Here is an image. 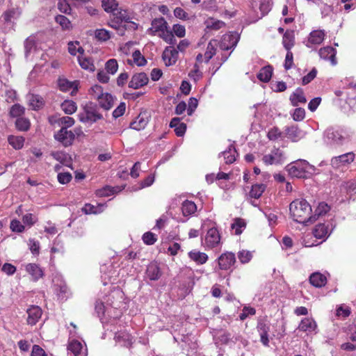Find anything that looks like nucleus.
<instances>
[{"label": "nucleus", "mask_w": 356, "mask_h": 356, "mask_svg": "<svg viewBox=\"0 0 356 356\" xmlns=\"http://www.w3.org/2000/svg\"><path fill=\"white\" fill-rule=\"evenodd\" d=\"M61 108L66 114L71 115L76 111L77 106L72 100H65L61 104Z\"/></svg>", "instance_id": "42"}, {"label": "nucleus", "mask_w": 356, "mask_h": 356, "mask_svg": "<svg viewBox=\"0 0 356 356\" xmlns=\"http://www.w3.org/2000/svg\"><path fill=\"white\" fill-rule=\"evenodd\" d=\"M355 160V154L350 152L337 156H334L330 161V165L333 169L339 171H345Z\"/></svg>", "instance_id": "4"}, {"label": "nucleus", "mask_w": 356, "mask_h": 356, "mask_svg": "<svg viewBox=\"0 0 356 356\" xmlns=\"http://www.w3.org/2000/svg\"><path fill=\"white\" fill-rule=\"evenodd\" d=\"M79 63L81 67L84 69L93 72L95 70V67L90 59L87 58H79Z\"/></svg>", "instance_id": "47"}, {"label": "nucleus", "mask_w": 356, "mask_h": 356, "mask_svg": "<svg viewBox=\"0 0 356 356\" xmlns=\"http://www.w3.org/2000/svg\"><path fill=\"white\" fill-rule=\"evenodd\" d=\"M79 119L83 123L92 124L97 120L102 119V115L99 112L97 106L88 102L83 106V110L79 114Z\"/></svg>", "instance_id": "2"}, {"label": "nucleus", "mask_w": 356, "mask_h": 356, "mask_svg": "<svg viewBox=\"0 0 356 356\" xmlns=\"http://www.w3.org/2000/svg\"><path fill=\"white\" fill-rule=\"evenodd\" d=\"M293 119L295 121H301L305 117V111L302 108H297L292 114Z\"/></svg>", "instance_id": "60"}, {"label": "nucleus", "mask_w": 356, "mask_h": 356, "mask_svg": "<svg viewBox=\"0 0 356 356\" xmlns=\"http://www.w3.org/2000/svg\"><path fill=\"white\" fill-rule=\"evenodd\" d=\"M313 235L315 238L323 239V241H325L329 236L328 227L323 223L316 225L313 229Z\"/></svg>", "instance_id": "22"}, {"label": "nucleus", "mask_w": 356, "mask_h": 356, "mask_svg": "<svg viewBox=\"0 0 356 356\" xmlns=\"http://www.w3.org/2000/svg\"><path fill=\"white\" fill-rule=\"evenodd\" d=\"M10 227L13 232L19 233L22 232L24 229V226L16 219L11 220Z\"/></svg>", "instance_id": "58"}, {"label": "nucleus", "mask_w": 356, "mask_h": 356, "mask_svg": "<svg viewBox=\"0 0 356 356\" xmlns=\"http://www.w3.org/2000/svg\"><path fill=\"white\" fill-rule=\"evenodd\" d=\"M225 25V23L220 20L210 19L207 21V28L213 30H218Z\"/></svg>", "instance_id": "51"}, {"label": "nucleus", "mask_w": 356, "mask_h": 356, "mask_svg": "<svg viewBox=\"0 0 356 356\" xmlns=\"http://www.w3.org/2000/svg\"><path fill=\"white\" fill-rule=\"evenodd\" d=\"M337 50L330 46L321 48L318 51L319 56L324 60H329L332 65L337 64Z\"/></svg>", "instance_id": "14"}, {"label": "nucleus", "mask_w": 356, "mask_h": 356, "mask_svg": "<svg viewBox=\"0 0 356 356\" xmlns=\"http://www.w3.org/2000/svg\"><path fill=\"white\" fill-rule=\"evenodd\" d=\"M58 122L60 124L63 125L62 127H66V129H67L68 127H71L74 124V120L69 116L60 118Z\"/></svg>", "instance_id": "62"}, {"label": "nucleus", "mask_w": 356, "mask_h": 356, "mask_svg": "<svg viewBox=\"0 0 356 356\" xmlns=\"http://www.w3.org/2000/svg\"><path fill=\"white\" fill-rule=\"evenodd\" d=\"M56 22L59 24L63 29H70L71 27L70 21L64 15H57L55 17Z\"/></svg>", "instance_id": "50"}, {"label": "nucleus", "mask_w": 356, "mask_h": 356, "mask_svg": "<svg viewBox=\"0 0 356 356\" xmlns=\"http://www.w3.org/2000/svg\"><path fill=\"white\" fill-rule=\"evenodd\" d=\"M102 6L106 13H112L117 10L118 3L116 0H102Z\"/></svg>", "instance_id": "40"}, {"label": "nucleus", "mask_w": 356, "mask_h": 356, "mask_svg": "<svg viewBox=\"0 0 356 356\" xmlns=\"http://www.w3.org/2000/svg\"><path fill=\"white\" fill-rule=\"evenodd\" d=\"M197 210L196 204L189 200H185L181 205L182 213L184 216H188L193 214Z\"/></svg>", "instance_id": "33"}, {"label": "nucleus", "mask_w": 356, "mask_h": 356, "mask_svg": "<svg viewBox=\"0 0 356 356\" xmlns=\"http://www.w3.org/2000/svg\"><path fill=\"white\" fill-rule=\"evenodd\" d=\"M26 99L29 106L34 111L40 109L44 106V99L39 95L28 94Z\"/></svg>", "instance_id": "18"}, {"label": "nucleus", "mask_w": 356, "mask_h": 356, "mask_svg": "<svg viewBox=\"0 0 356 356\" xmlns=\"http://www.w3.org/2000/svg\"><path fill=\"white\" fill-rule=\"evenodd\" d=\"M35 46V40L33 37L27 38L24 41L25 54L27 56Z\"/></svg>", "instance_id": "63"}, {"label": "nucleus", "mask_w": 356, "mask_h": 356, "mask_svg": "<svg viewBox=\"0 0 356 356\" xmlns=\"http://www.w3.org/2000/svg\"><path fill=\"white\" fill-rule=\"evenodd\" d=\"M21 15V12L17 8H12L5 11L2 17L5 23L10 24L14 19H17Z\"/></svg>", "instance_id": "28"}, {"label": "nucleus", "mask_w": 356, "mask_h": 356, "mask_svg": "<svg viewBox=\"0 0 356 356\" xmlns=\"http://www.w3.org/2000/svg\"><path fill=\"white\" fill-rule=\"evenodd\" d=\"M118 192V188L111 187L109 186H106L103 188L98 190L97 192V195L100 197H108L111 195L115 194Z\"/></svg>", "instance_id": "46"}, {"label": "nucleus", "mask_w": 356, "mask_h": 356, "mask_svg": "<svg viewBox=\"0 0 356 356\" xmlns=\"http://www.w3.org/2000/svg\"><path fill=\"white\" fill-rule=\"evenodd\" d=\"M146 275L150 280H158L161 276V272L156 263L149 264L146 270Z\"/></svg>", "instance_id": "23"}, {"label": "nucleus", "mask_w": 356, "mask_h": 356, "mask_svg": "<svg viewBox=\"0 0 356 356\" xmlns=\"http://www.w3.org/2000/svg\"><path fill=\"white\" fill-rule=\"evenodd\" d=\"M170 127L175 129V132L177 136H183L186 130V125L180 122V118H174L170 122Z\"/></svg>", "instance_id": "24"}, {"label": "nucleus", "mask_w": 356, "mask_h": 356, "mask_svg": "<svg viewBox=\"0 0 356 356\" xmlns=\"http://www.w3.org/2000/svg\"><path fill=\"white\" fill-rule=\"evenodd\" d=\"M290 176L297 178H304L308 169H314L306 160L300 159L286 167Z\"/></svg>", "instance_id": "3"}, {"label": "nucleus", "mask_w": 356, "mask_h": 356, "mask_svg": "<svg viewBox=\"0 0 356 356\" xmlns=\"http://www.w3.org/2000/svg\"><path fill=\"white\" fill-rule=\"evenodd\" d=\"M25 113V108L19 104L13 105L9 111V115L11 118H21Z\"/></svg>", "instance_id": "36"}, {"label": "nucleus", "mask_w": 356, "mask_h": 356, "mask_svg": "<svg viewBox=\"0 0 356 356\" xmlns=\"http://www.w3.org/2000/svg\"><path fill=\"white\" fill-rule=\"evenodd\" d=\"M289 211L293 219L299 223L307 225L316 220V216H312V207L304 199L293 200L289 205Z\"/></svg>", "instance_id": "1"}, {"label": "nucleus", "mask_w": 356, "mask_h": 356, "mask_svg": "<svg viewBox=\"0 0 356 356\" xmlns=\"http://www.w3.org/2000/svg\"><path fill=\"white\" fill-rule=\"evenodd\" d=\"M218 41L216 40H211L207 45L206 52L204 53L205 63H209V60L216 53V47Z\"/></svg>", "instance_id": "31"}, {"label": "nucleus", "mask_w": 356, "mask_h": 356, "mask_svg": "<svg viewBox=\"0 0 356 356\" xmlns=\"http://www.w3.org/2000/svg\"><path fill=\"white\" fill-rule=\"evenodd\" d=\"M9 144L15 149H20L23 147L24 138L19 136H10L8 138Z\"/></svg>", "instance_id": "35"}, {"label": "nucleus", "mask_w": 356, "mask_h": 356, "mask_svg": "<svg viewBox=\"0 0 356 356\" xmlns=\"http://www.w3.org/2000/svg\"><path fill=\"white\" fill-rule=\"evenodd\" d=\"M115 339L118 342H122L123 346H128L131 343V337L127 332L116 333Z\"/></svg>", "instance_id": "43"}, {"label": "nucleus", "mask_w": 356, "mask_h": 356, "mask_svg": "<svg viewBox=\"0 0 356 356\" xmlns=\"http://www.w3.org/2000/svg\"><path fill=\"white\" fill-rule=\"evenodd\" d=\"M189 258L195 261L198 265L205 264L208 260V255L204 253L197 250H192L188 252Z\"/></svg>", "instance_id": "26"}, {"label": "nucleus", "mask_w": 356, "mask_h": 356, "mask_svg": "<svg viewBox=\"0 0 356 356\" xmlns=\"http://www.w3.org/2000/svg\"><path fill=\"white\" fill-rule=\"evenodd\" d=\"M282 135V131L277 127H273L269 130L267 136L270 140H276Z\"/></svg>", "instance_id": "57"}, {"label": "nucleus", "mask_w": 356, "mask_h": 356, "mask_svg": "<svg viewBox=\"0 0 356 356\" xmlns=\"http://www.w3.org/2000/svg\"><path fill=\"white\" fill-rule=\"evenodd\" d=\"M149 79L144 72L134 74L129 83V87L134 89H138L147 84Z\"/></svg>", "instance_id": "13"}, {"label": "nucleus", "mask_w": 356, "mask_h": 356, "mask_svg": "<svg viewBox=\"0 0 356 356\" xmlns=\"http://www.w3.org/2000/svg\"><path fill=\"white\" fill-rule=\"evenodd\" d=\"M162 57L166 66L172 65L178 59V51L174 48L167 47L164 50Z\"/></svg>", "instance_id": "16"}, {"label": "nucleus", "mask_w": 356, "mask_h": 356, "mask_svg": "<svg viewBox=\"0 0 356 356\" xmlns=\"http://www.w3.org/2000/svg\"><path fill=\"white\" fill-rule=\"evenodd\" d=\"M245 227V222L240 218H236L234 222L232 225V228L235 230V234L237 235H239L242 233L241 228Z\"/></svg>", "instance_id": "56"}, {"label": "nucleus", "mask_w": 356, "mask_h": 356, "mask_svg": "<svg viewBox=\"0 0 356 356\" xmlns=\"http://www.w3.org/2000/svg\"><path fill=\"white\" fill-rule=\"evenodd\" d=\"M205 245L209 248L216 247L220 242V236L216 227H212L207 231L205 236Z\"/></svg>", "instance_id": "10"}, {"label": "nucleus", "mask_w": 356, "mask_h": 356, "mask_svg": "<svg viewBox=\"0 0 356 356\" xmlns=\"http://www.w3.org/2000/svg\"><path fill=\"white\" fill-rule=\"evenodd\" d=\"M108 25L114 29L120 30L122 29L121 35H123L124 30L126 29L125 26L122 24L123 22L119 21L118 19L112 17L109 22Z\"/></svg>", "instance_id": "55"}, {"label": "nucleus", "mask_w": 356, "mask_h": 356, "mask_svg": "<svg viewBox=\"0 0 356 356\" xmlns=\"http://www.w3.org/2000/svg\"><path fill=\"white\" fill-rule=\"evenodd\" d=\"M26 270L32 276L34 281L38 280L43 276L42 270L35 264H27Z\"/></svg>", "instance_id": "27"}, {"label": "nucleus", "mask_w": 356, "mask_h": 356, "mask_svg": "<svg viewBox=\"0 0 356 356\" xmlns=\"http://www.w3.org/2000/svg\"><path fill=\"white\" fill-rule=\"evenodd\" d=\"M168 28V23L163 17L154 19L152 22V26L148 29V33L152 35L159 34Z\"/></svg>", "instance_id": "15"}, {"label": "nucleus", "mask_w": 356, "mask_h": 356, "mask_svg": "<svg viewBox=\"0 0 356 356\" xmlns=\"http://www.w3.org/2000/svg\"><path fill=\"white\" fill-rule=\"evenodd\" d=\"M252 252L249 250H242L238 252V258L240 262L243 264L250 262L252 259Z\"/></svg>", "instance_id": "44"}, {"label": "nucleus", "mask_w": 356, "mask_h": 356, "mask_svg": "<svg viewBox=\"0 0 356 356\" xmlns=\"http://www.w3.org/2000/svg\"><path fill=\"white\" fill-rule=\"evenodd\" d=\"M103 88L99 85H95L90 90V95L94 99H97L100 96L103 95Z\"/></svg>", "instance_id": "54"}, {"label": "nucleus", "mask_w": 356, "mask_h": 356, "mask_svg": "<svg viewBox=\"0 0 356 356\" xmlns=\"http://www.w3.org/2000/svg\"><path fill=\"white\" fill-rule=\"evenodd\" d=\"M97 100L99 106L105 110H109L113 106V97L109 93L104 92L103 95L100 96Z\"/></svg>", "instance_id": "30"}, {"label": "nucleus", "mask_w": 356, "mask_h": 356, "mask_svg": "<svg viewBox=\"0 0 356 356\" xmlns=\"http://www.w3.org/2000/svg\"><path fill=\"white\" fill-rule=\"evenodd\" d=\"M82 345L77 341L71 342L68 346V350L74 355V356H77L80 353Z\"/></svg>", "instance_id": "52"}, {"label": "nucleus", "mask_w": 356, "mask_h": 356, "mask_svg": "<svg viewBox=\"0 0 356 356\" xmlns=\"http://www.w3.org/2000/svg\"><path fill=\"white\" fill-rule=\"evenodd\" d=\"M56 140L61 143L65 147L72 144L75 135L72 131H68L66 127H62L54 136Z\"/></svg>", "instance_id": "8"}, {"label": "nucleus", "mask_w": 356, "mask_h": 356, "mask_svg": "<svg viewBox=\"0 0 356 356\" xmlns=\"http://www.w3.org/2000/svg\"><path fill=\"white\" fill-rule=\"evenodd\" d=\"M289 99L293 106H297L300 103L305 104L307 102L303 90L301 88H298L291 95Z\"/></svg>", "instance_id": "21"}, {"label": "nucleus", "mask_w": 356, "mask_h": 356, "mask_svg": "<svg viewBox=\"0 0 356 356\" xmlns=\"http://www.w3.org/2000/svg\"><path fill=\"white\" fill-rule=\"evenodd\" d=\"M55 291L60 298L64 299L66 298L65 293L67 292V287L65 284L55 285Z\"/></svg>", "instance_id": "61"}, {"label": "nucleus", "mask_w": 356, "mask_h": 356, "mask_svg": "<svg viewBox=\"0 0 356 356\" xmlns=\"http://www.w3.org/2000/svg\"><path fill=\"white\" fill-rule=\"evenodd\" d=\"M147 120L143 116L138 115L130 124V127L133 129L140 131L147 126Z\"/></svg>", "instance_id": "37"}, {"label": "nucleus", "mask_w": 356, "mask_h": 356, "mask_svg": "<svg viewBox=\"0 0 356 356\" xmlns=\"http://www.w3.org/2000/svg\"><path fill=\"white\" fill-rule=\"evenodd\" d=\"M317 74V70L316 68H313L310 72H309L306 76H303L302 83V85H307L310 83Z\"/></svg>", "instance_id": "64"}, {"label": "nucleus", "mask_w": 356, "mask_h": 356, "mask_svg": "<svg viewBox=\"0 0 356 356\" xmlns=\"http://www.w3.org/2000/svg\"><path fill=\"white\" fill-rule=\"evenodd\" d=\"M105 69L106 72L114 74L116 73L118 69V64L115 59H110L108 60L105 65Z\"/></svg>", "instance_id": "48"}, {"label": "nucleus", "mask_w": 356, "mask_h": 356, "mask_svg": "<svg viewBox=\"0 0 356 356\" xmlns=\"http://www.w3.org/2000/svg\"><path fill=\"white\" fill-rule=\"evenodd\" d=\"M298 330L306 332L307 334L317 332V324L312 318H304L301 320Z\"/></svg>", "instance_id": "11"}, {"label": "nucleus", "mask_w": 356, "mask_h": 356, "mask_svg": "<svg viewBox=\"0 0 356 356\" xmlns=\"http://www.w3.org/2000/svg\"><path fill=\"white\" fill-rule=\"evenodd\" d=\"M59 89L63 92H67L72 90L71 93L76 92L78 90L76 82H72L65 78H59L58 80Z\"/></svg>", "instance_id": "20"}, {"label": "nucleus", "mask_w": 356, "mask_h": 356, "mask_svg": "<svg viewBox=\"0 0 356 356\" xmlns=\"http://www.w3.org/2000/svg\"><path fill=\"white\" fill-rule=\"evenodd\" d=\"M31 126L30 121L28 118L21 117L17 118L15 121V127L17 129L21 131H26L29 129Z\"/></svg>", "instance_id": "41"}, {"label": "nucleus", "mask_w": 356, "mask_h": 356, "mask_svg": "<svg viewBox=\"0 0 356 356\" xmlns=\"http://www.w3.org/2000/svg\"><path fill=\"white\" fill-rule=\"evenodd\" d=\"M286 136L293 142H297L303 137L302 131L297 125L286 127L284 129Z\"/></svg>", "instance_id": "19"}, {"label": "nucleus", "mask_w": 356, "mask_h": 356, "mask_svg": "<svg viewBox=\"0 0 356 356\" xmlns=\"http://www.w3.org/2000/svg\"><path fill=\"white\" fill-rule=\"evenodd\" d=\"M239 40V36L236 33L225 34L223 35L220 42V48L222 50H229L234 48Z\"/></svg>", "instance_id": "9"}, {"label": "nucleus", "mask_w": 356, "mask_h": 356, "mask_svg": "<svg viewBox=\"0 0 356 356\" xmlns=\"http://www.w3.org/2000/svg\"><path fill=\"white\" fill-rule=\"evenodd\" d=\"M309 282L315 287H322L327 283L326 277L320 273H314L309 277Z\"/></svg>", "instance_id": "25"}, {"label": "nucleus", "mask_w": 356, "mask_h": 356, "mask_svg": "<svg viewBox=\"0 0 356 356\" xmlns=\"http://www.w3.org/2000/svg\"><path fill=\"white\" fill-rule=\"evenodd\" d=\"M282 44L286 51L291 50L294 45V33L293 31L287 30L284 33Z\"/></svg>", "instance_id": "32"}, {"label": "nucleus", "mask_w": 356, "mask_h": 356, "mask_svg": "<svg viewBox=\"0 0 356 356\" xmlns=\"http://www.w3.org/2000/svg\"><path fill=\"white\" fill-rule=\"evenodd\" d=\"M285 159L283 151L280 149H275L268 154L263 156V161L266 165L280 164Z\"/></svg>", "instance_id": "7"}, {"label": "nucleus", "mask_w": 356, "mask_h": 356, "mask_svg": "<svg viewBox=\"0 0 356 356\" xmlns=\"http://www.w3.org/2000/svg\"><path fill=\"white\" fill-rule=\"evenodd\" d=\"M159 35L170 44H174L176 42V39L175 38L173 33L168 30V28L160 33Z\"/></svg>", "instance_id": "45"}, {"label": "nucleus", "mask_w": 356, "mask_h": 356, "mask_svg": "<svg viewBox=\"0 0 356 356\" xmlns=\"http://www.w3.org/2000/svg\"><path fill=\"white\" fill-rule=\"evenodd\" d=\"M325 36L323 30H314L309 35L307 46L311 47L310 44H320L324 40Z\"/></svg>", "instance_id": "17"}, {"label": "nucleus", "mask_w": 356, "mask_h": 356, "mask_svg": "<svg viewBox=\"0 0 356 356\" xmlns=\"http://www.w3.org/2000/svg\"><path fill=\"white\" fill-rule=\"evenodd\" d=\"M134 62L138 66H144L147 63L145 58L141 54L139 50H136L132 54Z\"/></svg>", "instance_id": "49"}, {"label": "nucleus", "mask_w": 356, "mask_h": 356, "mask_svg": "<svg viewBox=\"0 0 356 356\" xmlns=\"http://www.w3.org/2000/svg\"><path fill=\"white\" fill-rule=\"evenodd\" d=\"M325 137L327 143L341 145L343 144L348 134L343 129L328 128L325 131Z\"/></svg>", "instance_id": "5"}, {"label": "nucleus", "mask_w": 356, "mask_h": 356, "mask_svg": "<svg viewBox=\"0 0 356 356\" xmlns=\"http://www.w3.org/2000/svg\"><path fill=\"white\" fill-rule=\"evenodd\" d=\"M113 17L118 19L122 22H129L130 17L126 10L122 9L121 8L118 7L117 10L113 12L112 13Z\"/></svg>", "instance_id": "38"}, {"label": "nucleus", "mask_w": 356, "mask_h": 356, "mask_svg": "<svg viewBox=\"0 0 356 356\" xmlns=\"http://www.w3.org/2000/svg\"><path fill=\"white\" fill-rule=\"evenodd\" d=\"M225 158V163L230 164L236 161V156L237 154L236 149L233 144H231L228 149L221 153Z\"/></svg>", "instance_id": "29"}, {"label": "nucleus", "mask_w": 356, "mask_h": 356, "mask_svg": "<svg viewBox=\"0 0 356 356\" xmlns=\"http://www.w3.org/2000/svg\"><path fill=\"white\" fill-rule=\"evenodd\" d=\"M265 189L266 186L263 184H254L252 186V188L250 191V196L251 197L258 199L261 196Z\"/></svg>", "instance_id": "39"}, {"label": "nucleus", "mask_w": 356, "mask_h": 356, "mask_svg": "<svg viewBox=\"0 0 356 356\" xmlns=\"http://www.w3.org/2000/svg\"><path fill=\"white\" fill-rule=\"evenodd\" d=\"M273 74V67L270 65H268L262 67L257 74V78L263 81L268 82L270 81Z\"/></svg>", "instance_id": "34"}, {"label": "nucleus", "mask_w": 356, "mask_h": 356, "mask_svg": "<svg viewBox=\"0 0 356 356\" xmlns=\"http://www.w3.org/2000/svg\"><path fill=\"white\" fill-rule=\"evenodd\" d=\"M28 315L26 322L28 325L31 326L35 325L41 318L42 311L41 308L36 305H31L26 310Z\"/></svg>", "instance_id": "12"}, {"label": "nucleus", "mask_w": 356, "mask_h": 356, "mask_svg": "<svg viewBox=\"0 0 356 356\" xmlns=\"http://www.w3.org/2000/svg\"><path fill=\"white\" fill-rule=\"evenodd\" d=\"M143 241L147 245H153L156 241V237L154 234L148 232L143 234Z\"/></svg>", "instance_id": "59"}, {"label": "nucleus", "mask_w": 356, "mask_h": 356, "mask_svg": "<svg viewBox=\"0 0 356 356\" xmlns=\"http://www.w3.org/2000/svg\"><path fill=\"white\" fill-rule=\"evenodd\" d=\"M95 37L102 41H106L111 38V33L108 31L102 29H97L95 31Z\"/></svg>", "instance_id": "53"}, {"label": "nucleus", "mask_w": 356, "mask_h": 356, "mask_svg": "<svg viewBox=\"0 0 356 356\" xmlns=\"http://www.w3.org/2000/svg\"><path fill=\"white\" fill-rule=\"evenodd\" d=\"M236 263V256L232 252H225L218 258V267L220 270H228Z\"/></svg>", "instance_id": "6"}]
</instances>
